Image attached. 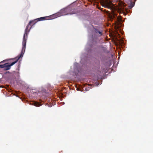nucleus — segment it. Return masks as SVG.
Here are the masks:
<instances>
[{"instance_id":"1","label":"nucleus","mask_w":153,"mask_h":153,"mask_svg":"<svg viewBox=\"0 0 153 153\" xmlns=\"http://www.w3.org/2000/svg\"><path fill=\"white\" fill-rule=\"evenodd\" d=\"M48 19H49L48 17L46 16L41 17L30 21L25 31V33L23 37L22 49L20 54L15 58L7 60V61L10 60H13L15 61L10 64H9V63L5 64L6 65L4 66L5 67H4V70H7L10 69V68L11 66L16 63L20 58L23 56L25 51L26 41L27 39L28 34L31 28V25H34L37 22Z\"/></svg>"},{"instance_id":"2","label":"nucleus","mask_w":153,"mask_h":153,"mask_svg":"<svg viewBox=\"0 0 153 153\" xmlns=\"http://www.w3.org/2000/svg\"><path fill=\"white\" fill-rule=\"evenodd\" d=\"M79 12L75 9L72 10L69 8H64L62 9L59 12L54 14L53 16L55 18H56L61 16L68 14H73L78 13Z\"/></svg>"},{"instance_id":"3","label":"nucleus","mask_w":153,"mask_h":153,"mask_svg":"<svg viewBox=\"0 0 153 153\" xmlns=\"http://www.w3.org/2000/svg\"><path fill=\"white\" fill-rule=\"evenodd\" d=\"M102 4V6L105 7L111 8V2L110 1H108V0L103 1Z\"/></svg>"},{"instance_id":"4","label":"nucleus","mask_w":153,"mask_h":153,"mask_svg":"<svg viewBox=\"0 0 153 153\" xmlns=\"http://www.w3.org/2000/svg\"><path fill=\"white\" fill-rule=\"evenodd\" d=\"M95 29V32L96 33H99L100 34V36L102 35V32L98 30L97 29Z\"/></svg>"},{"instance_id":"5","label":"nucleus","mask_w":153,"mask_h":153,"mask_svg":"<svg viewBox=\"0 0 153 153\" xmlns=\"http://www.w3.org/2000/svg\"><path fill=\"white\" fill-rule=\"evenodd\" d=\"M102 71L103 74L105 73L107 71V70L105 69V68H102Z\"/></svg>"},{"instance_id":"6","label":"nucleus","mask_w":153,"mask_h":153,"mask_svg":"<svg viewBox=\"0 0 153 153\" xmlns=\"http://www.w3.org/2000/svg\"><path fill=\"white\" fill-rule=\"evenodd\" d=\"M134 5V3L131 1V4L130 6L129 7L130 8H131Z\"/></svg>"},{"instance_id":"7","label":"nucleus","mask_w":153,"mask_h":153,"mask_svg":"<svg viewBox=\"0 0 153 153\" xmlns=\"http://www.w3.org/2000/svg\"><path fill=\"white\" fill-rule=\"evenodd\" d=\"M6 64H4L2 65H0V68H4V67H5L4 66Z\"/></svg>"},{"instance_id":"8","label":"nucleus","mask_w":153,"mask_h":153,"mask_svg":"<svg viewBox=\"0 0 153 153\" xmlns=\"http://www.w3.org/2000/svg\"><path fill=\"white\" fill-rule=\"evenodd\" d=\"M35 105L36 106H39L40 105V104L38 103H35Z\"/></svg>"},{"instance_id":"9","label":"nucleus","mask_w":153,"mask_h":153,"mask_svg":"<svg viewBox=\"0 0 153 153\" xmlns=\"http://www.w3.org/2000/svg\"><path fill=\"white\" fill-rule=\"evenodd\" d=\"M117 19L119 21H121V18L119 19L118 18Z\"/></svg>"},{"instance_id":"10","label":"nucleus","mask_w":153,"mask_h":153,"mask_svg":"<svg viewBox=\"0 0 153 153\" xmlns=\"http://www.w3.org/2000/svg\"><path fill=\"white\" fill-rule=\"evenodd\" d=\"M1 62H0V63H1Z\"/></svg>"}]
</instances>
